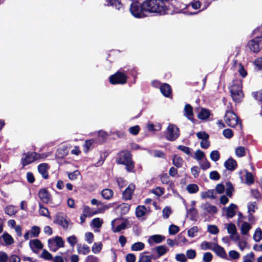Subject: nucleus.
Masks as SVG:
<instances>
[{
	"mask_svg": "<svg viewBox=\"0 0 262 262\" xmlns=\"http://www.w3.org/2000/svg\"><path fill=\"white\" fill-rule=\"evenodd\" d=\"M64 242L60 236H56L48 240L49 249L53 252H56L59 248L64 247Z\"/></svg>",
	"mask_w": 262,
	"mask_h": 262,
	"instance_id": "obj_9",
	"label": "nucleus"
},
{
	"mask_svg": "<svg viewBox=\"0 0 262 262\" xmlns=\"http://www.w3.org/2000/svg\"><path fill=\"white\" fill-rule=\"evenodd\" d=\"M248 47L253 52H258L262 49V37H257L250 40Z\"/></svg>",
	"mask_w": 262,
	"mask_h": 262,
	"instance_id": "obj_11",
	"label": "nucleus"
},
{
	"mask_svg": "<svg viewBox=\"0 0 262 262\" xmlns=\"http://www.w3.org/2000/svg\"><path fill=\"white\" fill-rule=\"evenodd\" d=\"M210 116V112L206 109L202 108L201 112L199 113L198 117L200 119L205 120L207 119Z\"/></svg>",
	"mask_w": 262,
	"mask_h": 262,
	"instance_id": "obj_38",
	"label": "nucleus"
},
{
	"mask_svg": "<svg viewBox=\"0 0 262 262\" xmlns=\"http://www.w3.org/2000/svg\"><path fill=\"white\" fill-rule=\"evenodd\" d=\"M184 160L181 157L178 155H174L172 157V164L177 168L182 167Z\"/></svg>",
	"mask_w": 262,
	"mask_h": 262,
	"instance_id": "obj_31",
	"label": "nucleus"
},
{
	"mask_svg": "<svg viewBox=\"0 0 262 262\" xmlns=\"http://www.w3.org/2000/svg\"><path fill=\"white\" fill-rule=\"evenodd\" d=\"M108 4L111 6H114L118 10H120L122 7V5L119 0H106Z\"/></svg>",
	"mask_w": 262,
	"mask_h": 262,
	"instance_id": "obj_44",
	"label": "nucleus"
},
{
	"mask_svg": "<svg viewBox=\"0 0 262 262\" xmlns=\"http://www.w3.org/2000/svg\"><path fill=\"white\" fill-rule=\"evenodd\" d=\"M164 239L165 237L161 235H154L149 237L148 242L150 245H152L154 243H160Z\"/></svg>",
	"mask_w": 262,
	"mask_h": 262,
	"instance_id": "obj_27",
	"label": "nucleus"
},
{
	"mask_svg": "<svg viewBox=\"0 0 262 262\" xmlns=\"http://www.w3.org/2000/svg\"><path fill=\"white\" fill-rule=\"evenodd\" d=\"M198 232V228L196 226H193L187 231L188 236L190 237H194L196 235Z\"/></svg>",
	"mask_w": 262,
	"mask_h": 262,
	"instance_id": "obj_50",
	"label": "nucleus"
},
{
	"mask_svg": "<svg viewBox=\"0 0 262 262\" xmlns=\"http://www.w3.org/2000/svg\"><path fill=\"white\" fill-rule=\"evenodd\" d=\"M135 189V186L133 184H129L122 193L123 199L125 200H129L132 199V195Z\"/></svg>",
	"mask_w": 262,
	"mask_h": 262,
	"instance_id": "obj_15",
	"label": "nucleus"
},
{
	"mask_svg": "<svg viewBox=\"0 0 262 262\" xmlns=\"http://www.w3.org/2000/svg\"><path fill=\"white\" fill-rule=\"evenodd\" d=\"M223 136L227 139L231 138L233 136V133L230 129H225L223 132Z\"/></svg>",
	"mask_w": 262,
	"mask_h": 262,
	"instance_id": "obj_63",
	"label": "nucleus"
},
{
	"mask_svg": "<svg viewBox=\"0 0 262 262\" xmlns=\"http://www.w3.org/2000/svg\"><path fill=\"white\" fill-rule=\"evenodd\" d=\"M202 2H201L197 0H194L189 5L188 7H191L194 9H198L201 8Z\"/></svg>",
	"mask_w": 262,
	"mask_h": 262,
	"instance_id": "obj_58",
	"label": "nucleus"
},
{
	"mask_svg": "<svg viewBox=\"0 0 262 262\" xmlns=\"http://www.w3.org/2000/svg\"><path fill=\"white\" fill-rule=\"evenodd\" d=\"M117 221V220H114L112 221L111 226L112 229L114 232H119L121 230H124L127 228L128 225V222L125 220L123 221L121 224L115 227V223Z\"/></svg>",
	"mask_w": 262,
	"mask_h": 262,
	"instance_id": "obj_16",
	"label": "nucleus"
},
{
	"mask_svg": "<svg viewBox=\"0 0 262 262\" xmlns=\"http://www.w3.org/2000/svg\"><path fill=\"white\" fill-rule=\"evenodd\" d=\"M156 251L158 254V257H159L166 253L168 251V248L165 245H160L156 248Z\"/></svg>",
	"mask_w": 262,
	"mask_h": 262,
	"instance_id": "obj_34",
	"label": "nucleus"
},
{
	"mask_svg": "<svg viewBox=\"0 0 262 262\" xmlns=\"http://www.w3.org/2000/svg\"><path fill=\"white\" fill-rule=\"evenodd\" d=\"M243 262H254V254L253 252L247 254L243 257Z\"/></svg>",
	"mask_w": 262,
	"mask_h": 262,
	"instance_id": "obj_52",
	"label": "nucleus"
},
{
	"mask_svg": "<svg viewBox=\"0 0 262 262\" xmlns=\"http://www.w3.org/2000/svg\"><path fill=\"white\" fill-rule=\"evenodd\" d=\"M100 212V210H95L93 208H91L87 206H83V213L85 216L87 217L92 216L93 215L98 214Z\"/></svg>",
	"mask_w": 262,
	"mask_h": 262,
	"instance_id": "obj_19",
	"label": "nucleus"
},
{
	"mask_svg": "<svg viewBox=\"0 0 262 262\" xmlns=\"http://www.w3.org/2000/svg\"><path fill=\"white\" fill-rule=\"evenodd\" d=\"M253 238L255 242H259L262 239V231L259 228H257L254 234L253 235Z\"/></svg>",
	"mask_w": 262,
	"mask_h": 262,
	"instance_id": "obj_46",
	"label": "nucleus"
},
{
	"mask_svg": "<svg viewBox=\"0 0 262 262\" xmlns=\"http://www.w3.org/2000/svg\"><path fill=\"white\" fill-rule=\"evenodd\" d=\"M216 243L213 242H203L200 245V248L202 250H211L213 251Z\"/></svg>",
	"mask_w": 262,
	"mask_h": 262,
	"instance_id": "obj_30",
	"label": "nucleus"
},
{
	"mask_svg": "<svg viewBox=\"0 0 262 262\" xmlns=\"http://www.w3.org/2000/svg\"><path fill=\"white\" fill-rule=\"evenodd\" d=\"M102 244L101 243H95L92 247V251L94 253L97 254L102 249Z\"/></svg>",
	"mask_w": 262,
	"mask_h": 262,
	"instance_id": "obj_45",
	"label": "nucleus"
},
{
	"mask_svg": "<svg viewBox=\"0 0 262 262\" xmlns=\"http://www.w3.org/2000/svg\"><path fill=\"white\" fill-rule=\"evenodd\" d=\"M77 248L78 253L83 255H86L90 251L89 247L85 244L82 245L81 244H77Z\"/></svg>",
	"mask_w": 262,
	"mask_h": 262,
	"instance_id": "obj_28",
	"label": "nucleus"
},
{
	"mask_svg": "<svg viewBox=\"0 0 262 262\" xmlns=\"http://www.w3.org/2000/svg\"><path fill=\"white\" fill-rule=\"evenodd\" d=\"M187 257L189 259H194L196 257V252L193 249H189L186 252Z\"/></svg>",
	"mask_w": 262,
	"mask_h": 262,
	"instance_id": "obj_64",
	"label": "nucleus"
},
{
	"mask_svg": "<svg viewBox=\"0 0 262 262\" xmlns=\"http://www.w3.org/2000/svg\"><path fill=\"white\" fill-rule=\"evenodd\" d=\"M224 120L227 124L231 127H237L239 129L242 128V125L241 122L239 121L236 114L232 111H227Z\"/></svg>",
	"mask_w": 262,
	"mask_h": 262,
	"instance_id": "obj_4",
	"label": "nucleus"
},
{
	"mask_svg": "<svg viewBox=\"0 0 262 262\" xmlns=\"http://www.w3.org/2000/svg\"><path fill=\"white\" fill-rule=\"evenodd\" d=\"M40 228L38 226H34L32 227L30 230L28 231L24 235L25 240L29 238L38 236L40 233Z\"/></svg>",
	"mask_w": 262,
	"mask_h": 262,
	"instance_id": "obj_14",
	"label": "nucleus"
},
{
	"mask_svg": "<svg viewBox=\"0 0 262 262\" xmlns=\"http://www.w3.org/2000/svg\"><path fill=\"white\" fill-rule=\"evenodd\" d=\"M38 197L43 203H51L52 202L51 195L46 189H41L38 192Z\"/></svg>",
	"mask_w": 262,
	"mask_h": 262,
	"instance_id": "obj_12",
	"label": "nucleus"
},
{
	"mask_svg": "<svg viewBox=\"0 0 262 262\" xmlns=\"http://www.w3.org/2000/svg\"><path fill=\"white\" fill-rule=\"evenodd\" d=\"M179 227L173 224L170 225L168 229L169 233L171 235L176 234L179 231Z\"/></svg>",
	"mask_w": 262,
	"mask_h": 262,
	"instance_id": "obj_53",
	"label": "nucleus"
},
{
	"mask_svg": "<svg viewBox=\"0 0 262 262\" xmlns=\"http://www.w3.org/2000/svg\"><path fill=\"white\" fill-rule=\"evenodd\" d=\"M145 247V245L142 242H137L133 244L131 247V249L134 251H141Z\"/></svg>",
	"mask_w": 262,
	"mask_h": 262,
	"instance_id": "obj_40",
	"label": "nucleus"
},
{
	"mask_svg": "<svg viewBox=\"0 0 262 262\" xmlns=\"http://www.w3.org/2000/svg\"><path fill=\"white\" fill-rule=\"evenodd\" d=\"M194 158L199 162L205 159L206 157L204 152L203 151L201 150L200 149H198L195 152Z\"/></svg>",
	"mask_w": 262,
	"mask_h": 262,
	"instance_id": "obj_41",
	"label": "nucleus"
},
{
	"mask_svg": "<svg viewBox=\"0 0 262 262\" xmlns=\"http://www.w3.org/2000/svg\"><path fill=\"white\" fill-rule=\"evenodd\" d=\"M207 229L208 232L212 234H216L219 232L217 226L215 225H208Z\"/></svg>",
	"mask_w": 262,
	"mask_h": 262,
	"instance_id": "obj_57",
	"label": "nucleus"
},
{
	"mask_svg": "<svg viewBox=\"0 0 262 262\" xmlns=\"http://www.w3.org/2000/svg\"><path fill=\"white\" fill-rule=\"evenodd\" d=\"M180 135L179 128L173 124H169L167 128L166 138L169 141H174Z\"/></svg>",
	"mask_w": 262,
	"mask_h": 262,
	"instance_id": "obj_10",
	"label": "nucleus"
},
{
	"mask_svg": "<svg viewBox=\"0 0 262 262\" xmlns=\"http://www.w3.org/2000/svg\"><path fill=\"white\" fill-rule=\"evenodd\" d=\"M175 243L176 245H177L180 244H186L188 243V240L181 233L175 238Z\"/></svg>",
	"mask_w": 262,
	"mask_h": 262,
	"instance_id": "obj_37",
	"label": "nucleus"
},
{
	"mask_svg": "<svg viewBox=\"0 0 262 262\" xmlns=\"http://www.w3.org/2000/svg\"><path fill=\"white\" fill-rule=\"evenodd\" d=\"M224 166L227 170L233 171L236 168L237 163L235 160L230 158L225 162Z\"/></svg>",
	"mask_w": 262,
	"mask_h": 262,
	"instance_id": "obj_20",
	"label": "nucleus"
},
{
	"mask_svg": "<svg viewBox=\"0 0 262 262\" xmlns=\"http://www.w3.org/2000/svg\"><path fill=\"white\" fill-rule=\"evenodd\" d=\"M130 12L136 17H143L147 15L145 9H143V3L141 4L138 2H132Z\"/></svg>",
	"mask_w": 262,
	"mask_h": 262,
	"instance_id": "obj_5",
	"label": "nucleus"
},
{
	"mask_svg": "<svg viewBox=\"0 0 262 262\" xmlns=\"http://www.w3.org/2000/svg\"><path fill=\"white\" fill-rule=\"evenodd\" d=\"M113 191L110 189H103L101 192L102 197L106 200L110 199L113 195Z\"/></svg>",
	"mask_w": 262,
	"mask_h": 262,
	"instance_id": "obj_39",
	"label": "nucleus"
},
{
	"mask_svg": "<svg viewBox=\"0 0 262 262\" xmlns=\"http://www.w3.org/2000/svg\"><path fill=\"white\" fill-rule=\"evenodd\" d=\"M200 167L204 170L209 168L211 166L210 162L207 160L206 158L201 161L199 162Z\"/></svg>",
	"mask_w": 262,
	"mask_h": 262,
	"instance_id": "obj_43",
	"label": "nucleus"
},
{
	"mask_svg": "<svg viewBox=\"0 0 262 262\" xmlns=\"http://www.w3.org/2000/svg\"><path fill=\"white\" fill-rule=\"evenodd\" d=\"M39 214L41 216H46L50 219H51V217L50 215L49 211L47 208L44 207L42 204L41 203H39Z\"/></svg>",
	"mask_w": 262,
	"mask_h": 262,
	"instance_id": "obj_32",
	"label": "nucleus"
},
{
	"mask_svg": "<svg viewBox=\"0 0 262 262\" xmlns=\"http://www.w3.org/2000/svg\"><path fill=\"white\" fill-rule=\"evenodd\" d=\"M237 71L239 72L241 76L243 78L245 77L247 75V73L245 69H244V66L241 63H239L238 65Z\"/></svg>",
	"mask_w": 262,
	"mask_h": 262,
	"instance_id": "obj_56",
	"label": "nucleus"
},
{
	"mask_svg": "<svg viewBox=\"0 0 262 262\" xmlns=\"http://www.w3.org/2000/svg\"><path fill=\"white\" fill-rule=\"evenodd\" d=\"M103 223V221L100 218H95L92 220V225L95 228H99L101 227Z\"/></svg>",
	"mask_w": 262,
	"mask_h": 262,
	"instance_id": "obj_49",
	"label": "nucleus"
},
{
	"mask_svg": "<svg viewBox=\"0 0 262 262\" xmlns=\"http://www.w3.org/2000/svg\"><path fill=\"white\" fill-rule=\"evenodd\" d=\"M246 181L248 184H251L254 182L253 174L247 170H246Z\"/></svg>",
	"mask_w": 262,
	"mask_h": 262,
	"instance_id": "obj_54",
	"label": "nucleus"
},
{
	"mask_svg": "<svg viewBox=\"0 0 262 262\" xmlns=\"http://www.w3.org/2000/svg\"><path fill=\"white\" fill-rule=\"evenodd\" d=\"M29 245L31 249L35 251L42 248V244L40 241L37 239L31 240L29 242Z\"/></svg>",
	"mask_w": 262,
	"mask_h": 262,
	"instance_id": "obj_22",
	"label": "nucleus"
},
{
	"mask_svg": "<svg viewBox=\"0 0 262 262\" xmlns=\"http://www.w3.org/2000/svg\"><path fill=\"white\" fill-rule=\"evenodd\" d=\"M210 159L214 162L217 161L220 158V154L217 150H213L210 154Z\"/></svg>",
	"mask_w": 262,
	"mask_h": 262,
	"instance_id": "obj_48",
	"label": "nucleus"
},
{
	"mask_svg": "<svg viewBox=\"0 0 262 262\" xmlns=\"http://www.w3.org/2000/svg\"><path fill=\"white\" fill-rule=\"evenodd\" d=\"M186 189L189 193H195L199 191V188L196 184H191L187 186Z\"/></svg>",
	"mask_w": 262,
	"mask_h": 262,
	"instance_id": "obj_42",
	"label": "nucleus"
},
{
	"mask_svg": "<svg viewBox=\"0 0 262 262\" xmlns=\"http://www.w3.org/2000/svg\"><path fill=\"white\" fill-rule=\"evenodd\" d=\"M187 214L191 216V220H193L197 216L198 212L196 209L192 206L189 209H187Z\"/></svg>",
	"mask_w": 262,
	"mask_h": 262,
	"instance_id": "obj_51",
	"label": "nucleus"
},
{
	"mask_svg": "<svg viewBox=\"0 0 262 262\" xmlns=\"http://www.w3.org/2000/svg\"><path fill=\"white\" fill-rule=\"evenodd\" d=\"M127 79V75L118 71L114 75H111L110 77V82L112 84H123L126 82Z\"/></svg>",
	"mask_w": 262,
	"mask_h": 262,
	"instance_id": "obj_8",
	"label": "nucleus"
},
{
	"mask_svg": "<svg viewBox=\"0 0 262 262\" xmlns=\"http://www.w3.org/2000/svg\"><path fill=\"white\" fill-rule=\"evenodd\" d=\"M163 217L164 219H168L171 213V210L170 207H165L162 211Z\"/></svg>",
	"mask_w": 262,
	"mask_h": 262,
	"instance_id": "obj_61",
	"label": "nucleus"
},
{
	"mask_svg": "<svg viewBox=\"0 0 262 262\" xmlns=\"http://www.w3.org/2000/svg\"><path fill=\"white\" fill-rule=\"evenodd\" d=\"M17 212L16 207L13 205H9L5 209V212L10 216H12Z\"/></svg>",
	"mask_w": 262,
	"mask_h": 262,
	"instance_id": "obj_35",
	"label": "nucleus"
},
{
	"mask_svg": "<svg viewBox=\"0 0 262 262\" xmlns=\"http://www.w3.org/2000/svg\"><path fill=\"white\" fill-rule=\"evenodd\" d=\"M161 93L165 97H169L171 93V89L170 86L167 83L163 84L160 88Z\"/></svg>",
	"mask_w": 262,
	"mask_h": 262,
	"instance_id": "obj_23",
	"label": "nucleus"
},
{
	"mask_svg": "<svg viewBox=\"0 0 262 262\" xmlns=\"http://www.w3.org/2000/svg\"><path fill=\"white\" fill-rule=\"evenodd\" d=\"M215 192L212 189L208 190L206 191H203L201 192V196L203 199H215Z\"/></svg>",
	"mask_w": 262,
	"mask_h": 262,
	"instance_id": "obj_29",
	"label": "nucleus"
},
{
	"mask_svg": "<svg viewBox=\"0 0 262 262\" xmlns=\"http://www.w3.org/2000/svg\"><path fill=\"white\" fill-rule=\"evenodd\" d=\"M237 206L234 204H231L228 207L224 209L226 212L227 217L232 218L235 215V210L237 209Z\"/></svg>",
	"mask_w": 262,
	"mask_h": 262,
	"instance_id": "obj_21",
	"label": "nucleus"
},
{
	"mask_svg": "<svg viewBox=\"0 0 262 262\" xmlns=\"http://www.w3.org/2000/svg\"><path fill=\"white\" fill-rule=\"evenodd\" d=\"M184 115L190 120H193V108L189 104H187L185 106Z\"/></svg>",
	"mask_w": 262,
	"mask_h": 262,
	"instance_id": "obj_26",
	"label": "nucleus"
},
{
	"mask_svg": "<svg viewBox=\"0 0 262 262\" xmlns=\"http://www.w3.org/2000/svg\"><path fill=\"white\" fill-rule=\"evenodd\" d=\"M201 207L204 211L210 214L215 213L217 211L216 206L212 205L208 203L202 204Z\"/></svg>",
	"mask_w": 262,
	"mask_h": 262,
	"instance_id": "obj_18",
	"label": "nucleus"
},
{
	"mask_svg": "<svg viewBox=\"0 0 262 262\" xmlns=\"http://www.w3.org/2000/svg\"><path fill=\"white\" fill-rule=\"evenodd\" d=\"M252 95L256 100L262 103V90L253 92Z\"/></svg>",
	"mask_w": 262,
	"mask_h": 262,
	"instance_id": "obj_59",
	"label": "nucleus"
},
{
	"mask_svg": "<svg viewBox=\"0 0 262 262\" xmlns=\"http://www.w3.org/2000/svg\"><path fill=\"white\" fill-rule=\"evenodd\" d=\"M251 228V226L249 223L243 222L241 226V233L243 235H247Z\"/></svg>",
	"mask_w": 262,
	"mask_h": 262,
	"instance_id": "obj_33",
	"label": "nucleus"
},
{
	"mask_svg": "<svg viewBox=\"0 0 262 262\" xmlns=\"http://www.w3.org/2000/svg\"><path fill=\"white\" fill-rule=\"evenodd\" d=\"M151 256L145 255L143 254H141L139 262H151Z\"/></svg>",
	"mask_w": 262,
	"mask_h": 262,
	"instance_id": "obj_60",
	"label": "nucleus"
},
{
	"mask_svg": "<svg viewBox=\"0 0 262 262\" xmlns=\"http://www.w3.org/2000/svg\"><path fill=\"white\" fill-rule=\"evenodd\" d=\"M227 231L230 234V238L234 242L238 241L239 239V236L236 232V228L234 224L233 223H229L227 225Z\"/></svg>",
	"mask_w": 262,
	"mask_h": 262,
	"instance_id": "obj_13",
	"label": "nucleus"
},
{
	"mask_svg": "<svg viewBox=\"0 0 262 262\" xmlns=\"http://www.w3.org/2000/svg\"><path fill=\"white\" fill-rule=\"evenodd\" d=\"M116 161L117 163L125 165L127 171H133L134 168V163L128 151L123 150L118 153Z\"/></svg>",
	"mask_w": 262,
	"mask_h": 262,
	"instance_id": "obj_2",
	"label": "nucleus"
},
{
	"mask_svg": "<svg viewBox=\"0 0 262 262\" xmlns=\"http://www.w3.org/2000/svg\"><path fill=\"white\" fill-rule=\"evenodd\" d=\"M41 256L42 258L46 260H50L53 259V256L52 254L45 249L43 250Z\"/></svg>",
	"mask_w": 262,
	"mask_h": 262,
	"instance_id": "obj_55",
	"label": "nucleus"
},
{
	"mask_svg": "<svg viewBox=\"0 0 262 262\" xmlns=\"http://www.w3.org/2000/svg\"><path fill=\"white\" fill-rule=\"evenodd\" d=\"M54 223L61 226L65 230H67L69 226L72 224L71 221L67 219V215L61 212H58L56 214Z\"/></svg>",
	"mask_w": 262,
	"mask_h": 262,
	"instance_id": "obj_7",
	"label": "nucleus"
},
{
	"mask_svg": "<svg viewBox=\"0 0 262 262\" xmlns=\"http://www.w3.org/2000/svg\"><path fill=\"white\" fill-rule=\"evenodd\" d=\"M49 167L47 163H41L38 166V171L45 179L48 178V169Z\"/></svg>",
	"mask_w": 262,
	"mask_h": 262,
	"instance_id": "obj_17",
	"label": "nucleus"
},
{
	"mask_svg": "<svg viewBox=\"0 0 262 262\" xmlns=\"http://www.w3.org/2000/svg\"><path fill=\"white\" fill-rule=\"evenodd\" d=\"M230 90L231 96L233 101L235 102H241L244 97L242 80L236 79L233 81Z\"/></svg>",
	"mask_w": 262,
	"mask_h": 262,
	"instance_id": "obj_3",
	"label": "nucleus"
},
{
	"mask_svg": "<svg viewBox=\"0 0 262 262\" xmlns=\"http://www.w3.org/2000/svg\"><path fill=\"white\" fill-rule=\"evenodd\" d=\"M235 154L238 157H242L245 155L246 149L243 146H239L235 148Z\"/></svg>",
	"mask_w": 262,
	"mask_h": 262,
	"instance_id": "obj_47",
	"label": "nucleus"
},
{
	"mask_svg": "<svg viewBox=\"0 0 262 262\" xmlns=\"http://www.w3.org/2000/svg\"><path fill=\"white\" fill-rule=\"evenodd\" d=\"M148 209L144 206H138L136 209V215L138 218L143 217L148 212Z\"/></svg>",
	"mask_w": 262,
	"mask_h": 262,
	"instance_id": "obj_24",
	"label": "nucleus"
},
{
	"mask_svg": "<svg viewBox=\"0 0 262 262\" xmlns=\"http://www.w3.org/2000/svg\"><path fill=\"white\" fill-rule=\"evenodd\" d=\"M143 9L147 13L164 14L166 10L164 3L161 0H147L143 3Z\"/></svg>",
	"mask_w": 262,
	"mask_h": 262,
	"instance_id": "obj_1",
	"label": "nucleus"
},
{
	"mask_svg": "<svg viewBox=\"0 0 262 262\" xmlns=\"http://www.w3.org/2000/svg\"><path fill=\"white\" fill-rule=\"evenodd\" d=\"M6 245H10L14 243V240L12 237L7 232L4 233L2 236Z\"/></svg>",
	"mask_w": 262,
	"mask_h": 262,
	"instance_id": "obj_36",
	"label": "nucleus"
},
{
	"mask_svg": "<svg viewBox=\"0 0 262 262\" xmlns=\"http://www.w3.org/2000/svg\"><path fill=\"white\" fill-rule=\"evenodd\" d=\"M213 251H214L217 255L223 258H225L227 257V254L225 249L217 244H216Z\"/></svg>",
	"mask_w": 262,
	"mask_h": 262,
	"instance_id": "obj_25",
	"label": "nucleus"
},
{
	"mask_svg": "<svg viewBox=\"0 0 262 262\" xmlns=\"http://www.w3.org/2000/svg\"><path fill=\"white\" fill-rule=\"evenodd\" d=\"M248 212L251 215L257 209L256 204L255 202L251 203L248 206Z\"/></svg>",
	"mask_w": 262,
	"mask_h": 262,
	"instance_id": "obj_62",
	"label": "nucleus"
},
{
	"mask_svg": "<svg viewBox=\"0 0 262 262\" xmlns=\"http://www.w3.org/2000/svg\"><path fill=\"white\" fill-rule=\"evenodd\" d=\"M40 158V155L35 152H28L22 155L21 163L23 166L25 167Z\"/></svg>",
	"mask_w": 262,
	"mask_h": 262,
	"instance_id": "obj_6",
	"label": "nucleus"
}]
</instances>
